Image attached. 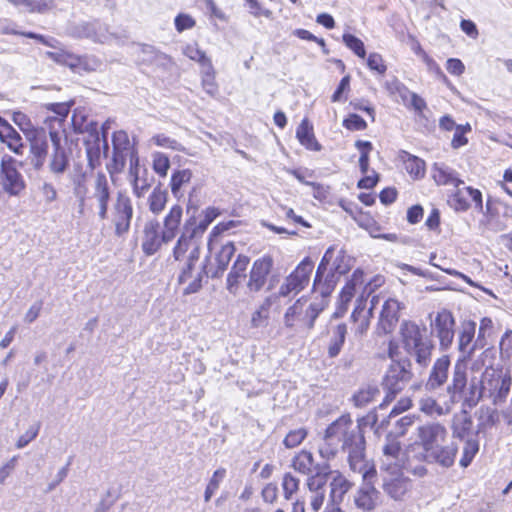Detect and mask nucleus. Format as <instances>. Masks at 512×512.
Segmentation results:
<instances>
[{"label": "nucleus", "mask_w": 512, "mask_h": 512, "mask_svg": "<svg viewBox=\"0 0 512 512\" xmlns=\"http://www.w3.org/2000/svg\"><path fill=\"white\" fill-rule=\"evenodd\" d=\"M340 450L348 453L351 470L361 472L364 467L365 439L359 425H354L349 414L342 415L325 430L318 453L326 461L336 457Z\"/></svg>", "instance_id": "f257e3e1"}, {"label": "nucleus", "mask_w": 512, "mask_h": 512, "mask_svg": "<svg viewBox=\"0 0 512 512\" xmlns=\"http://www.w3.org/2000/svg\"><path fill=\"white\" fill-rule=\"evenodd\" d=\"M353 260L343 250L329 247L324 253L316 270L313 293L328 298L334 290L339 276L347 273Z\"/></svg>", "instance_id": "f03ea898"}, {"label": "nucleus", "mask_w": 512, "mask_h": 512, "mask_svg": "<svg viewBox=\"0 0 512 512\" xmlns=\"http://www.w3.org/2000/svg\"><path fill=\"white\" fill-rule=\"evenodd\" d=\"M447 436V429L439 422H428L418 426V440L410 444L406 449L408 463L413 461L424 462L425 454L435 450L439 444L445 443Z\"/></svg>", "instance_id": "7ed1b4c3"}, {"label": "nucleus", "mask_w": 512, "mask_h": 512, "mask_svg": "<svg viewBox=\"0 0 512 512\" xmlns=\"http://www.w3.org/2000/svg\"><path fill=\"white\" fill-rule=\"evenodd\" d=\"M320 299L308 303L300 298L290 306L284 314V325L290 329L310 330L314 327L315 320L327 306V298L320 296Z\"/></svg>", "instance_id": "20e7f679"}, {"label": "nucleus", "mask_w": 512, "mask_h": 512, "mask_svg": "<svg viewBox=\"0 0 512 512\" xmlns=\"http://www.w3.org/2000/svg\"><path fill=\"white\" fill-rule=\"evenodd\" d=\"M412 377L410 360H392L382 380L386 396L381 406L391 402L408 385Z\"/></svg>", "instance_id": "39448f33"}, {"label": "nucleus", "mask_w": 512, "mask_h": 512, "mask_svg": "<svg viewBox=\"0 0 512 512\" xmlns=\"http://www.w3.org/2000/svg\"><path fill=\"white\" fill-rule=\"evenodd\" d=\"M22 163L11 155L5 154L0 161V194L10 197L20 196L26 189V181L19 168Z\"/></svg>", "instance_id": "423d86ee"}, {"label": "nucleus", "mask_w": 512, "mask_h": 512, "mask_svg": "<svg viewBox=\"0 0 512 512\" xmlns=\"http://www.w3.org/2000/svg\"><path fill=\"white\" fill-rule=\"evenodd\" d=\"M313 268L314 263L310 258L307 257L302 260L280 286L279 295L282 297H288L291 294L296 295L302 291L309 283Z\"/></svg>", "instance_id": "0eeeda50"}, {"label": "nucleus", "mask_w": 512, "mask_h": 512, "mask_svg": "<svg viewBox=\"0 0 512 512\" xmlns=\"http://www.w3.org/2000/svg\"><path fill=\"white\" fill-rule=\"evenodd\" d=\"M26 140L29 143L27 161L35 171L43 169L48 154V139L43 129L27 130Z\"/></svg>", "instance_id": "6e6552de"}, {"label": "nucleus", "mask_w": 512, "mask_h": 512, "mask_svg": "<svg viewBox=\"0 0 512 512\" xmlns=\"http://www.w3.org/2000/svg\"><path fill=\"white\" fill-rule=\"evenodd\" d=\"M382 488L395 501H402L412 487L410 479L404 476L400 467L381 471Z\"/></svg>", "instance_id": "1a4fd4ad"}, {"label": "nucleus", "mask_w": 512, "mask_h": 512, "mask_svg": "<svg viewBox=\"0 0 512 512\" xmlns=\"http://www.w3.org/2000/svg\"><path fill=\"white\" fill-rule=\"evenodd\" d=\"M455 319L449 310L442 309L431 322L432 334L438 338L441 350H448L454 340Z\"/></svg>", "instance_id": "9d476101"}, {"label": "nucleus", "mask_w": 512, "mask_h": 512, "mask_svg": "<svg viewBox=\"0 0 512 512\" xmlns=\"http://www.w3.org/2000/svg\"><path fill=\"white\" fill-rule=\"evenodd\" d=\"M195 264L196 262H186L178 276V283L185 285L183 288L184 295L197 293L202 288L204 276H208L210 273V271L206 269V265L195 269Z\"/></svg>", "instance_id": "9b49d317"}, {"label": "nucleus", "mask_w": 512, "mask_h": 512, "mask_svg": "<svg viewBox=\"0 0 512 512\" xmlns=\"http://www.w3.org/2000/svg\"><path fill=\"white\" fill-rule=\"evenodd\" d=\"M186 254H188L187 262H197L199 260L200 242L196 238V229L191 232L185 229L173 249L175 260H181Z\"/></svg>", "instance_id": "f8f14e48"}, {"label": "nucleus", "mask_w": 512, "mask_h": 512, "mask_svg": "<svg viewBox=\"0 0 512 512\" xmlns=\"http://www.w3.org/2000/svg\"><path fill=\"white\" fill-rule=\"evenodd\" d=\"M132 216L133 207L130 198L119 193L113 206V222L117 235L120 236L128 232Z\"/></svg>", "instance_id": "ddd939ff"}, {"label": "nucleus", "mask_w": 512, "mask_h": 512, "mask_svg": "<svg viewBox=\"0 0 512 512\" xmlns=\"http://www.w3.org/2000/svg\"><path fill=\"white\" fill-rule=\"evenodd\" d=\"M273 267V259L270 255H264L254 261L249 274L247 287L250 291L258 292L266 284L267 276Z\"/></svg>", "instance_id": "4468645a"}, {"label": "nucleus", "mask_w": 512, "mask_h": 512, "mask_svg": "<svg viewBox=\"0 0 512 512\" xmlns=\"http://www.w3.org/2000/svg\"><path fill=\"white\" fill-rule=\"evenodd\" d=\"M469 360L468 355H462L454 364L452 381L447 386V393L453 403L459 400L460 395L463 393L467 385V362Z\"/></svg>", "instance_id": "2eb2a0df"}, {"label": "nucleus", "mask_w": 512, "mask_h": 512, "mask_svg": "<svg viewBox=\"0 0 512 512\" xmlns=\"http://www.w3.org/2000/svg\"><path fill=\"white\" fill-rule=\"evenodd\" d=\"M451 205L456 211H466L469 209L471 202H474L475 208L479 211L483 208L482 194L478 189L470 186L456 187L450 200Z\"/></svg>", "instance_id": "dca6fc26"}, {"label": "nucleus", "mask_w": 512, "mask_h": 512, "mask_svg": "<svg viewBox=\"0 0 512 512\" xmlns=\"http://www.w3.org/2000/svg\"><path fill=\"white\" fill-rule=\"evenodd\" d=\"M163 238V231L159 232V222L156 219L145 223L142 238V250L146 255L155 254L163 243H169Z\"/></svg>", "instance_id": "f3484780"}, {"label": "nucleus", "mask_w": 512, "mask_h": 512, "mask_svg": "<svg viewBox=\"0 0 512 512\" xmlns=\"http://www.w3.org/2000/svg\"><path fill=\"white\" fill-rule=\"evenodd\" d=\"M129 174L131 177L134 194L138 198L143 197L151 187L153 178L148 177V172L146 169H143L141 172L139 167V158L137 155H131Z\"/></svg>", "instance_id": "a211bd4d"}, {"label": "nucleus", "mask_w": 512, "mask_h": 512, "mask_svg": "<svg viewBox=\"0 0 512 512\" xmlns=\"http://www.w3.org/2000/svg\"><path fill=\"white\" fill-rule=\"evenodd\" d=\"M450 364V357L448 355H442L436 359L425 384L427 390H437L447 382Z\"/></svg>", "instance_id": "6ab92c4d"}, {"label": "nucleus", "mask_w": 512, "mask_h": 512, "mask_svg": "<svg viewBox=\"0 0 512 512\" xmlns=\"http://www.w3.org/2000/svg\"><path fill=\"white\" fill-rule=\"evenodd\" d=\"M85 148L88 159V164L91 168H95L100 164L101 154L107 156L108 153V143L106 134H103V137L100 138L99 133L97 131L90 133L89 138L85 140Z\"/></svg>", "instance_id": "aec40b11"}, {"label": "nucleus", "mask_w": 512, "mask_h": 512, "mask_svg": "<svg viewBox=\"0 0 512 512\" xmlns=\"http://www.w3.org/2000/svg\"><path fill=\"white\" fill-rule=\"evenodd\" d=\"M458 453V446L454 442L448 444H439L435 450L425 454V460L430 463H435L443 468H450L455 463L456 455Z\"/></svg>", "instance_id": "412c9836"}, {"label": "nucleus", "mask_w": 512, "mask_h": 512, "mask_svg": "<svg viewBox=\"0 0 512 512\" xmlns=\"http://www.w3.org/2000/svg\"><path fill=\"white\" fill-rule=\"evenodd\" d=\"M401 305L398 300L388 298L382 305L378 328L385 334L393 331L399 320Z\"/></svg>", "instance_id": "4be33fe9"}, {"label": "nucleus", "mask_w": 512, "mask_h": 512, "mask_svg": "<svg viewBox=\"0 0 512 512\" xmlns=\"http://www.w3.org/2000/svg\"><path fill=\"white\" fill-rule=\"evenodd\" d=\"M92 198L97 202L99 218L101 220L106 219L108 212V202L110 200V188L108 179L103 173H98L96 175Z\"/></svg>", "instance_id": "5701e85b"}, {"label": "nucleus", "mask_w": 512, "mask_h": 512, "mask_svg": "<svg viewBox=\"0 0 512 512\" xmlns=\"http://www.w3.org/2000/svg\"><path fill=\"white\" fill-rule=\"evenodd\" d=\"M475 333L476 323L474 321L465 320L461 323L457 338L458 350L462 353V355H468V353H470L469 359L471 358L475 349L480 347L479 345H476V341L473 343Z\"/></svg>", "instance_id": "b1692460"}, {"label": "nucleus", "mask_w": 512, "mask_h": 512, "mask_svg": "<svg viewBox=\"0 0 512 512\" xmlns=\"http://www.w3.org/2000/svg\"><path fill=\"white\" fill-rule=\"evenodd\" d=\"M381 471L392 470L394 467H400L401 444L391 435L386 437V442L382 448Z\"/></svg>", "instance_id": "393cba45"}, {"label": "nucleus", "mask_w": 512, "mask_h": 512, "mask_svg": "<svg viewBox=\"0 0 512 512\" xmlns=\"http://www.w3.org/2000/svg\"><path fill=\"white\" fill-rule=\"evenodd\" d=\"M380 493L370 483H363L354 496V502L358 509L363 512H370L379 503Z\"/></svg>", "instance_id": "a878e982"}, {"label": "nucleus", "mask_w": 512, "mask_h": 512, "mask_svg": "<svg viewBox=\"0 0 512 512\" xmlns=\"http://www.w3.org/2000/svg\"><path fill=\"white\" fill-rule=\"evenodd\" d=\"M481 382L488 383L490 389L497 390L499 397H506L510 391L511 377L509 374L502 375L501 371L489 367L485 369Z\"/></svg>", "instance_id": "bb28decb"}, {"label": "nucleus", "mask_w": 512, "mask_h": 512, "mask_svg": "<svg viewBox=\"0 0 512 512\" xmlns=\"http://www.w3.org/2000/svg\"><path fill=\"white\" fill-rule=\"evenodd\" d=\"M76 33L79 37L91 39L94 42L105 43L111 34L106 25L99 21L85 22L76 27Z\"/></svg>", "instance_id": "cd10ccee"}, {"label": "nucleus", "mask_w": 512, "mask_h": 512, "mask_svg": "<svg viewBox=\"0 0 512 512\" xmlns=\"http://www.w3.org/2000/svg\"><path fill=\"white\" fill-rule=\"evenodd\" d=\"M249 262L250 259L248 256L243 254L237 256L226 280V288L230 293L235 294L241 280L246 278V270Z\"/></svg>", "instance_id": "c85d7f7f"}, {"label": "nucleus", "mask_w": 512, "mask_h": 512, "mask_svg": "<svg viewBox=\"0 0 512 512\" xmlns=\"http://www.w3.org/2000/svg\"><path fill=\"white\" fill-rule=\"evenodd\" d=\"M183 215V209L180 205H173L167 215L164 217L163 221V238L166 241H172L177 232L179 225L181 223Z\"/></svg>", "instance_id": "c756f323"}, {"label": "nucleus", "mask_w": 512, "mask_h": 512, "mask_svg": "<svg viewBox=\"0 0 512 512\" xmlns=\"http://www.w3.org/2000/svg\"><path fill=\"white\" fill-rule=\"evenodd\" d=\"M323 464L315 463L312 452L308 450H301L291 460V467L298 473L306 476H310L316 467H320Z\"/></svg>", "instance_id": "7c9ffc66"}, {"label": "nucleus", "mask_w": 512, "mask_h": 512, "mask_svg": "<svg viewBox=\"0 0 512 512\" xmlns=\"http://www.w3.org/2000/svg\"><path fill=\"white\" fill-rule=\"evenodd\" d=\"M48 157L49 171L56 177L63 175L69 168L70 160L66 147L52 149Z\"/></svg>", "instance_id": "2f4dec72"}, {"label": "nucleus", "mask_w": 512, "mask_h": 512, "mask_svg": "<svg viewBox=\"0 0 512 512\" xmlns=\"http://www.w3.org/2000/svg\"><path fill=\"white\" fill-rule=\"evenodd\" d=\"M433 178L438 185H453L458 187L464 182L458 178L457 172L445 164L436 163L433 167Z\"/></svg>", "instance_id": "473e14b6"}, {"label": "nucleus", "mask_w": 512, "mask_h": 512, "mask_svg": "<svg viewBox=\"0 0 512 512\" xmlns=\"http://www.w3.org/2000/svg\"><path fill=\"white\" fill-rule=\"evenodd\" d=\"M296 137L306 149L312 151H320L322 146L315 138L313 127L310 125L308 119H303L296 130Z\"/></svg>", "instance_id": "72a5a7b5"}, {"label": "nucleus", "mask_w": 512, "mask_h": 512, "mask_svg": "<svg viewBox=\"0 0 512 512\" xmlns=\"http://www.w3.org/2000/svg\"><path fill=\"white\" fill-rule=\"evenodd\" d=\"M332 475L333 471L330 470L328 463H323L322 466L316 467V471H314L307 478V486L309 490L324 492L323 489L327 482L331 479Z\"/></svg>", "instance_id": "f704fd0d"}, {"label": "nucleus", "mask_w": 512, "mask_h": 512, "mask_svg": "<svg viewBox=\"0 0 512 512\" xmlns=\"http://www.w3.org/2000/svg\"><path fill=\"white\" fill-rule=\"evenodd\" d=\"M235 246L232 242H228L222 245L220 251L216 255V269L214 271H210V276L212 278H219L222 276L224 271L227 269L233 255L235 254Z\"/></svg>", "instance_id": "c9c22d12"}, {"label": "nucleus", "mask_w": 512, "mask_h": 512, "mask_svg": "<svg viewBox=\"0 0 512 512\" xmlns=\"http://www.w3.org/2000/svg\"><path fill=\"white\" fill-rule=\"evenodd\" d=\"M16 8L23 7L28 13L44 14L55 7L53 0H6Z\"/></svg>", "instance_id": "e433bc0d"}, {"label": "nucleus", "mask_w": 512, "mask_h": 512, "mask_svg": "<svg viewBox=\"0 0 512 512\" xmlns=\"http://www.w3.org/2000/svg\"><path fill=\"white\" fill-rule=\"evenodd\" d=\"M364 283V273L360 269H356L351 279L346 283L340 293V304L342 307H346V305L351 301L356 291L362 287Z\"/></svg>", "instance_id": "4c0bfd02"}, {"label": "nucleus", "mask_w": 512, "mask_h": 512, "mask_svg": "<svg viewBox=\"0 0 512 512\" xmlns=\"http://www.w3.org/2000/svg\"><path fill=\"white\" fill-rule=\"evenodd\" d=\"M401 335L406 351H411V347L424 340V336L419 326L413 322H403L401 325Z\"/></svg>", "instance_id": "58836bf2"}, {"label": "nucleus", "mask_w": 512, "mask_h": 512, "mask_svg": "<svg viewBox=\"0 0 512 512\" xmlns=\"http://www.w3.org/2000/svg\"><path fill=\"white\" fill-rule=\"evenodd\" d=\"M473 422L470 416L463 412L461 415L455 416L452 424V436L460 440H466L467 438H474L471 436Z\"/></svg>", "instance_id": "ea45409f"}, {"label": "nucleus", "mask_w": 512, "mask_h": 512, "mask_svg": "<svg viewBox=\"0 0 512 512\" xmlns=\"http://www.w3.org/2000/svg\"><path fill=\"white\" fill-rule=\"evenodd\" d=\"M434 346L432 341L425 338L415 346L411 347V351H407L411 356L415 358L417 364L421 367H427L431 361V355Z\"/></svg>", "instance_id": "a19ab883"}, {"label": "nucleus", "mask_w": 512, "mask_h": 512, "mask_svg": "<svg viewBox=\"0 0 512 512\" xmlns=\"http://www.w3.org/2000/svg\"><path fill=\"white\" fill-rule=\"evenodd\" d=\"M350 483L339 472H333L330 479V497L334 503L340 502L349 490Z\"/></svg>", "instance_id": "79ce46f5"}, {"label": "nucleus", "mask_w": 512, "mask_h": 512, "mask_svg": "<svg viewBox=\"0 0 512 512\" xmlns=\"http://www.w3.org/2000/svg\"><path fill=\"white\" fill-rule=\"evenodd\" d=\"M347 326L344 323L338 324L332 331V336L328 346V356L335 358L339 355L346 339Z\"/></svg>", "instance_id": "37998d69"}, {"label": "nucleus", "mask_w": 512, "mask_h": 512, "mask_svg": "<svg viewBox=\"0 0 512 512\" xmlns=\"http://www.w3.org/2000/svg\"><path fill=\"white\" fill-rule=\"evenodd\" d=\"M192 172L189 169L176 170L172 173L170 188L173 196L180 199L183 196L181 188L191 181Z\"/></svg>", "instance_id": "c03bdc74"}, {"label": "nucleus", "mask_w": 512, "mask_h": 512, "mask_svg": "<svg viewBox=\"0 0 512 512\" xmlns=\"http://www.w3.org/2000/svg\"><path fill=\"white\" fill-rule=\"evenodd\" d=\"M168 192L163 190L160 186H156L148 197L149 210L155 214H160L167 203Z\"/></svg>", "instance_id": "a18cd8bd"}, {"label": "nucleus", "mask_w": 512, "mask_h": 512, "mask_svg": "<svg viewBox=\"0 0 512 512\" xmlns=\"http://www.w3.org/2000/svg\"><path fill=\"white\" fill-rule=\"evenodd\" d=\"M272 302L266 298L259 307L252 313L250 326L252 328L265 327L268 324Z\"/></svg>", "instance_id": "49530a36"}, {"label": "nucleus", "mask_w": 512, "mask_h": 512, "mask_svg": "<svg viewBox=\"0 0 512 512\" xmlns=\"http://www.w3.org/2000/svg\"><path fill=\"white\" fill-rule=\"evenodd\" d=\"M379 393L380 391L377 386L367 385L353 395L352 401L356 407L362 408L374 401Z\"/></svg>", "instance_id": "de8ad7c7"}, {"label": "nucleus", "mask_w": 512, "mask_h": 512, "mask_svg": "<svg viewBox=\"0 0 512 512\" xmlns=\"http://www.w3.org/2000/svg\"><path fill=\"white\" fill-rule=\"evenodd\" d=\"M1 139L12 152L17 155L23 154L22 137L12 126L7 124L6 132L1 134Z\"/></svg>", "instance_id": "09e8293b"}, {"label": "nucleus", "mask_w": 512, "mask_h": 512, "mask_svg": "<svg viewBox=\"0 0 512 512\" xmlns=\"http://www.w3.org/2000/svg\"><path fill=\"white\" fill-rule=\"evenodd\" d=\"M183 53L189 59L199 63L202 69H210L212 65L211 59L207 57L206 53L201 50L197 44H189L187 45Z\"/></svg>", "instance_id": "8fccbe9b"}, {"label": "nucleus", "mask_w": 512, "mask_h": 512, "mask_svg": "<svg viewBox=\"0 0 512 512\" xmlns=\"http://www.w3.org/2000/svg\"><path fill=\"white\" fill-rule=\"evenodd\" d=\"M141 53L143 54V62L161 65L171 62V58L169 56L160 51H157L153 46L150 45H143L141 47Z\"/></svg>", "instance_id": "3c124183"}, {"label": "nucleus", "mask_w": 512, "mask_h": 512, "mask_svg": "<svg viewBox=\"0 0 512 512\" xmlns=\"http://www.w3.org/2000/svg\"><path fill=\"white\" fill-rule=\"evenodd\" d=\"M478 451L479 441L476 437L464 440L463 453L459 462L460 466L464 468L468 467Z\"/></svg>", "instance_id": "603ef678"}, {"label": "nucleus", "mask_w": 512, "mask_h": 512, "mask_svg": "<svg viewBox=\"0 0 512 512\" xmlns=\"http://www.w3.org/2000/svg\"><path fill=\"white\" fill-rule=\"evenodd\" d=\"M406 157L404 158V166L405 170L409 175L413 178H419L424 175L425 172V163L420 158L413 156L411 154L405 153Z\"/></svg>", "instance_id": "864d4df0"}, {"label": "nucleus", "mask_w": 512, "mask_h": 512, "mask_svg": "<svg viewBox=\"0 0 512 512\" xmlns=\"http://www.w3.org/2000/svg\"><path fill=\"white\" fill-rule=\"evenodd\" d=\"M226 475V470L224 468H219L214 471L206 489L204 492V501L209 502L213 494L219 488L221 481L224 479Z\"/></svg>", "instance_id": "5fc2aeb1"}, {"label": "nucleus", "mask_w": 512, "mask_h": 512, "mask_svg": "<svg viewBox=\"0 0 512 512\" xmlns=\"http://www.w3.org/2000/svg\"><path fill=\"white\" fill-rule=\"evenodd\" d=\"M493 332V321L491 318L484 317L480 321L478 336L476 338V345L483 348L487 345L486 339L492 335Z\"/></svg>", "instance_id": "6e6d98bb"}, {"label": "nucleus", "mask_w": 512, "mask_h": 512, "mask_svg": "<svg viewBox=\"0 0 512 512\" xmlns=\"http://www.w3.org/2000/svg\"><path fill=\"white\" fill-rule=\"evenodd\" d=\"M308 432L305 428L291 430L284 438L283 444L286 448L292 449L299 446L307 437Z\"/></svg>", "instance_id": "4d7b16f0"}, {"label": "nucleus", "mask_w": 512, "mask_h": 512, "mask_svg": "<svg viewBox=\"0 0 512 512\" xmlns=\"http://www.w3.org/2000/svg\"><path fill=\"white\" fill-rule=\"evenodd\" d=\"M152 167L155 173L160 177H166L170 168V160L168 156L161 152H155L152 154Z\"/></svg>", "instance_id": "13d9d810"}, {"label": "nucleus", "mask_w": 512, "mask_h": 512, "mask_svg": "<svg viewBox=\"0 0 512 512\" xmlns=\"http://www.w3.org/2000/svg\"><path fill=\"white\" fill-rule=\"evenodd\" d=\"M202 87L211 96H214L218 92V87L215 82V71L213 64L210 69H202Z\"/></svg>", "instance_id": "bf43d9fd"}, {"label": "nucleus", "mask_w": 512, "mask_h": 512, "mask_svg": "<svg viewBox=\"0 0 512 512\" xmlns=\"http://www.w3.org/2000/svg\"><path fill=\"white\" fill-rule=\"evenodd\" d=\"M150 141L159 147L171 149L174 151H183V146L177 140L163 133L154 135Z\"/></svg>", "instance_id": "052dcab7"}, {"label": "nucleus", "mask_w": 512, "mask_h": 512, "mask_svg": "<svg viewBox=\"0 0 512 512\" xmlns=\"http://www.w3.org/2000/svg\"><path fill=\"white\" fill-rule=\"evenodd\" d=\"M344 44L352 50L358 57L364 58L366 55L364 43L356 36L346 33L342 37Z\"/></svg>", "instance_id": "680f3d73"}, {"label": "nucleus", "mask_w": 512, "mask_h": 512, "mask_svg": "<svg viewBox=\"0 0 512 512\" xmlns=\"http://www.w3.org/2000/svg\"><path fill=\"white\" fill-rule=\"evenodd\" d=\"M112 145L113 150L132 152L128 134L123 130L117 131L113 134Z\"/></svg>", "instance_id": "e2e57ef3"}, {"label": "nucleus", "mask_w": 512, "mask_h": 512, "mask_svg": "<svg viewBox=\"0 0 512 512\" xmlns=\"http://www.w3.org/2000/svg\"><path fill=\"white\" fill-rule=\"evenodd\" d=\"M128 155H136L133 152H126V151H116L113 150V157H112V163L109 166V169L111 172H120L123 170L126 164V159Z\"/></svg>", "instance_id": "0e129e2a"}, {"label": "nucleus", "mask_w": 512, "mask_h": 512, "mask_svg": "<svg viewBox=\"0 0 512 512\" xmlns=\"http://www.w3.org/2000/svg\"><path fill=\"white\" fill-rule=\"evenodd\" d=\"M285 497L290 498L299 488V479L291 473H285L282 481Z\"/></svg>", "instance_id": "69168bd1"}, {"label": "nucleus", "mask_w": 512, "mask_h": 512, "mask_svg": "<svg viewBox=\"0 0 512 512\" xmlns=\"http://www.w3.org/2000/svg\"><path fill=\"white\" fill-rule=\"evenodd\" d=\"M343 126L348 130L361 131L366 129L367 124L361 116L357 114H350L346 119H344Z\"/></svg>", "instance_id": "338daca9"}, {"label": "nucleus", "mask_w": 512, "mask_h": 512, "mask_svg": "<svg viewBox=\"0 0 512 512\" xmlns=\"http://www.w3.org/2000/svg\"><path fill=\"white\" fill-rule=\"evenodd\" d=\"M175 28L181 33L187 29H191L195 26V20L188 14L180 13L175 18Z\"/></svg>", "instance_id": "774afa93"}]
</instances>
